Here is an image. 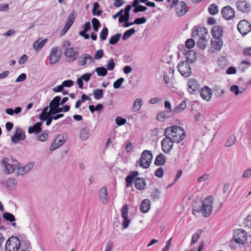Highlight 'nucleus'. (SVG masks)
<instances>
[{
	"mask_svg": "<svg viewBox=\"0 0 251 251\" xmlns=\"http://www.w3.org/2000/svg\"><path fill=\"white\" fill-rule=\"evenodd\" d=\"M244 90L243 89L240 90L239 87L236 85H233L230 87V91L234 93L235 96L243 93Z\"/></svg>",
	"mask_w": 251,
	"mask_h": 251,
	"instance_id": "obj_39",
	"label": "nucleus"
},
{
	"mask_svg": "<svg viewBox=\"0 0 251 251\" xmlns=\"http://www.w3.org/2000/svg\"><path fill=\"white\" fill-rule=\"evenodd\" d=\"M202 230L198 229L192 237V241L191 242V245L194 244L199 239L200 235L201 234Z\"/></svg>",
	"mask_w": 251,
	"mask_h": 251,
	"instance_id": "obj_46",
	"label": "nucleus"
},
{
	"mask_svg": "<svg viewBox=\"0 0 251 251\" xmlns=\"http://www.w3.org/2000/svg\"><path fill=\"white\" fill-rule=\"evenodd\" d=\"M62 51L58 47H54L51 50L49 56L50 63L51 65L54 64L58 62L61 58Z\"/></svg>",
	"mask_w": 251,
	"mask_h": 251,
	"instance_id": "obj_6",
	"label": "nucleus"
},
{
	"mask_svg": "<svg viewBox=\"0 0 251 251\" xmlns=\"http://www.w3.org/2000/svg\"><path fill=\"white\" fill-rule=\"evenodd\" d=\"M174 143H180L185 138L186 132L183 128L178 126L174 125Z\"/></svg>",
	"mask_w": 251,
	"mask_h": 251,
	"instance_id": "obj_4",
	"label": "nucleus"
},
{
	"mask_svg": "<svg viewBox=\"0 0 251 251\" xmlns=\"http://www.w3.org/2000/svg\"><path fill=\"white\" fill-rule=\"evenodd\" d=\"M134 185L135 188L139 190L145 189L146 183L145 179L142 177H137L134 180Z\"/></svg>",
	"mask_w": 251,
	"mask_h": 251,
	"instance_id": "obj_25",
	"label": "nucleus"
},
{
	"mask_svg": "<svg viewBox=\"0 0 251 251\" xmlns=\"http://www.w3.org/2000/svg\"><path fill=\"white\" fill-rule=\"evenodd\" d=\"M90 135V128L87 126H85L80 130L79 137L81 140L85 141L89 138Z\"/></svg>",
	"mask_w": 251,
	"mask_h": 251,
	"instance_id": "obj_28",
	"label": "nucleus"
},
{
	"mask_svg": "<svg viewBox=\"0 0 251 251\" xmlns=\"http://www.w3.org/2000/svg\"><path fill=\"white\" fill-rule=\"evenodd\" d=\"M171 116V113L170 111H163L159 113L157 115V119L160 121H163L165 119L168 118Z\"/></svg>",
	"mask_w": 251,
	"mask_h": 251,
	"instance_id": "obj_33",
	"label": "nucleus"
},
{
	"mask_svg": "<svg viewBox=\"0 0 251 251\" xmlns=\"http://www.w3.org/2000/svg\"><path fill=\"white\" fill-rule=\"evenodd\" d=\"M64 54L70 62L74 61L79 56L78 52L75 51L73 48L67 49L64 51Z\"/></svg>",
	"mask_w": 251,
	"mask_h": 251,
	"instance_id": "obj_11",
	"label": "nucleus"
},
{
	"mask_svg": "<svg viewBox=\"0 0 251 251\" xmlns=\"http://www.w3.org/2000/svg\"><path fill=\"white\" fill-rule=\"evenodd\" d=\"M166 162V157L165 156L162 154L160 153L157 155L156 158L154 161V164L156 166H162Z\"/></svg>",
	"mask_w": 251,
	"mask_h": 251,
	"instance_id": "obj_31",
	"label": "nucleus"
},
{
	"mask_svg": "<svg viewBox=\"0 0 251 251\" xmlns=\"http://www.w3.org/2000/svg\"><path fill=\"white\" fill-rule=\"evenodd\" d=\"M67 139V136L63 134H59L58 135L55 139L54 140V141L55 142V143L58 144V146H61L63 144H64V143L66 142Z\"/></svg>",
	"mask_w": 251,
	"mask_h": 251,
	"instance_id": "obj_34",
	"label": "nucleus"
},
{
	"mask_svg": "<svg viewBox=\"0 0 251 251\" xmlns=\"http://www.w3.org/2000/svg\"><path fill=\"white\" fill-rule=\"evenodd\" d=\"M213 198L211 196H208L202 201V207L199 209H193L192 213L196 214V212H201L202 215L207 217L210 216L213 209Z\"/></svg>",
	"mask_w": 251,
	"mask_h": 251,
	"instance_id": "obj_1",
	"label": "nucleus"
},
{
	"mask_svg": "<svg viewBox=\"0 0 251 251\" xmlns=\"http://www.w3.org/2000/svg\"><path fill=\"white\" fill-rule=\"evenodd\" d=\"M152 159V152L150 151L145 150L142 152L139 160L136 162V166L144 169L148 168L151 164Z\"/></svg>",
	"mask_w": 251,
	"mask_h": 251,
	"instance_id": "obj_2",
	"label": "nucleus"
},
{
	"mask_svg": "<svg viewBox=\"0 0 251 251\" xmlns=\"http://www.w3.org/2000/svg\"><path fill=\"white\" fill-rule=\"evenodd\" d=\"M6 186L11 189H15L17 185V180L14 178H9L6 181Z\"/></svg>",
	"mask_w": 251,
	"mask_h": 251,
	"instance_id": "obj_35",
	"label": "nucleus"
},
{
	"mask_svg": "<svg viewBox=\"0 0 251 251\" xmlns=\"http://www.w3.org/2000/svg\"><path fill=\"white\" fill-rule=\"evenodd\" d=\"M25 137L24 131L20 128L16 130L14 135L12 137L11 140L14 143H17L19 141L24 140Z\"/></svg>",
	"mask_w": 251,
	"mask_h": 251,
	"instance_id": "obj_20",
	"label": "nucleus"
},
{
	"mask_svg": "<svg viewBox=\"0 0 251 251\" xmlns=\"http://www.w3.org/2000/svg\"><path fill=\"white\" fill-rule=\"evenodd\" d=\"M178 72L183 76L187 77L191 74V68L187 62L181 61L177 66Z\"/></svg>",
	"mask_w": 251,
	"mask_h": 251,
	"instance_id": "obj_5",
	"label": "nucleus"
},
{
	"mask_svg": "<svg viewBox=\"0 0 251 251\" xmlns=\"http://www.w3.org/2000/svg\"><path fill=\"white\" fill-rule=\"evenodd\" d=\"M223 28L218 25L213 26L211 30V32L214 38H221L223 36Z\"/></svg>",
	"mask_w": 251,
	"mask_h": 251,
	"instance_id": "obj_24",
	"label": "nucleus"
},
{
	"mask_svg": "<svg viewBox=\"0 0 251 251\" xmlns=\"http://www.w3.org/2000/svg\"><path fill=\"white\" fill-rule=\"evenodd\" d=\"M151 207L150 201L148 199H145L141 201L140 205V209L142 213H147Z\"/></svg>",
	"mask_w": 251,
	"mask_h": 251,
	"instance_id": "obj_26",
	"label": "nucleus"
},
{
	"mask_svg": "<svg viewBox=\"0 0 251 251\" xmlns=\"http://www.w3.org/2000/svg\"><path fill=\"white\" fill-rule=\"evenodd\" d=\"M214 40L211 41L212 47L217 50H220L223 46V40L221 38H214Z\"/></svg>",
	"mask_w": 251,
	"mask_h": 251,
	"instance_id": "obj_30",
	"label": "nucleus"
},
{
	"mask_svg": "<svg viewBox=\"0 0 251 251\" xmlns=\"http://www.w3.org/2000/svg\"><path fill=\"white\" fill-rule=\"evenodd\" d=\"M61 98L59 96L55 97L50 103V106L56 107L59 106L60 104Z\"/></svg>",
	"mask_w": 251,
	"mask_h": 251,
	"instance_id": "obj_45",
	"label": "nucleus"
},
{
	"mask_svg": "<svg viewBox=\"0 0 251 251\" xmlns=\"http://www.w3.org/2000/svg\"><path fill=\"white\" fill-rule=\"evenodd\" d=\"M242 177L243 178H249L251 177V167L243 172Z\"/></svg>",
	"mask_w": 251,
	"mask_h": 251,
	"instance_id": "obj_63",
	"label": "nucleus"
},
{
	"mask_svg": "<svg viewBox=\"0 0 251 251\" xmlns=\"http://www.w3.org/2000/svg\"><path fill=\"white\" fill-rule=\"evenodd\" d=\"M135 33V30L134 28H132L129 29L124 33V35L122 37V39L123 40H126L128 38H129L132 35Z\"/></svg>",
	"mask_w": 251,
	"mask_h": 251,
	"instance_id": "obj_47",
	"label": "nucleus"
},
{
	"mask_svg": "<svg viewBox=\"0 0 251 251\" xmlns=\"http://www.w3.org/2000/svg\"><path fill=\"white\" fill-rule=\"evenodd\" d=\"M94 99L96 100H100L103 98V91L102 89H97L93 91Z\"/></svg>",
	"mask_w": 251,
	"mask_h": 251,
	"instance_id": "obj_40",
	"label": "nucleus"
},
{
	"mask_svg": "<svg viewBox=\"0 0 251 251\" xmlns=\"http://www.w3.org/2000/svg\"><path fill=\"white\" fill-rule=\"evenodd\" d=\"M161 146L165 153L169 152L173 147V139L169 138H164L161 141Z\"/></svg>",
	"mask_w": 251,
	"mask_h": 251,
	"instance_id": "obj_16",
	"label": "nucleus"
},
{
	"mask_svg": "<svg viewBox=\"0 0 251 251\" xmlns=\"http://www.w3.org/2000/svg\"><path fill=\"white\" fill-rule=\"evenodd\" d=\"M115 122L118 126H122L126 123V120L125 118H123L120 116H118L116 118Z\"/></svg>",
	"mask_w": 251,
	"mask_h": 251,
	"instance_id": "obj_58",
	"label": "nucleus"
},
{
	"mask_svg": "<svg viewBox=\"0 0 251 251\" xmlns=\"http://www.w3.org/2000/svg\"><path fill=\"white\" fill-rule=\"evenodd\" d=\"M247 233L242 229L236 230L233 235V239L237 243L243 244L247 240Z\"/></svg>",
	"mask_w": 251,
	"mask_h": 251,
	"instance_id": "obj_7",
	"label": "nucleus"
},
{
	"mask_svg": "<svg viewBox=\"0 0 251 251\" xmlns=\"http://www.w3.org/2000/svg\"><path fill=\"white\" fill-rule=\"evenodd\" d=\"M34 163L30 162L26 164L23 167H20L18 169L19 174L20 175H24L28 172L34 166Z\"/></svg>",
	"mask_w": 251,
	"mask_h": 251,
	"instance_id": "obj_27",
	"label": "nucleus"
},
{
	"mask_svg": "<svg viewBox=\"0 0 251 251\" xmlns=\"http://www.w3.org/2000/svg\"><path fill=\"white\" fill-rule=\"evenodd\" d=\"M236 142V137L234 135L232 134L230 135L225 143V146L229 147L233 146Z\"/></svg>",
	"mask_w": 251,
	"mask_h": 251,
	"instance_id": "obj_41",
	"label": "nucleus"
},
{
	"mask_svg": "<svg viewBox=\"0 0 251 251\" xmlns=\"http://www.w3.org/2000/svg\"><path fill=\"white\" fill-rule=\"evenodd\" d=\"M93 27L95 31H98L100 24L99 21L96 18H93L92 20Z\"/></svg>",
	"mask_w": 251,
	"mask_h": 251,
	"instance_id": "obj_51",
	"label": "nucleus"
},
{
	"mask_svg": "<svg viewBox=\"0 0 251 251\" xmlns=\"http://www.w3.org/2000/svg\"><path fill=\"white\" fill-rule=\"evenodd\" d=\"M207 34V30L206 28L203 26H195L193 27L192 36L194 38L198 37L199 38L205 37Z\"/></svg>",
	"mask_w": 251,
	"mask_h": 251,
	"instance_id": "obj_9",
	"label": "nucleus"
},
{
	"mask_svg": "<svg viewBox=\"0 0 251 251\" xmlns=\"http://www.w3.org/2000/svg\"><path fill=\"white\" fill-rule=\"evenodd\" d=\"M48 138V135L47 133H46L45 132L40 134L37 137V139L38 141H40L41 142H44V141H46Z\"/></svg>",
	"mask_w": 251,
	"mask_h": 251,
	"instance_id": "obj_59",
	"label": "nucleus"
},
{
	"mask_svg": "<svg viewBox=\"0 0 251 251\" xmlns=\"http://www.w3.org/2000/svg\"><path fill=\"white\" fill-rule=\"evenodd\" d=\"M47 40H41L38 39L33 43V48L35 50H38L41 49L47 42Z\"/></svg>",
	"mask_w": 251,
	"mask_h": 251,
	"instance_id": "obj_37",
	"label": "nucleus"
},
{
	"mask_svg": "<svg viewBox=\"0 0 251 251\" xmlns=\"http://www.w3.org/2000/svg\"><path fill=\"white\" fill-rule=\"evenodd\" d=\"M186 107V102L185 100H183L174 109V113H178L183 110Z\"/></svg>",
	"mask_w": 251,
	"mask_h": 251,
	"instance_id": "obj_43",
	"label": "nucleus"
},
{
	"mask_svg": "<svg viewBox=\"0 0 251 251\" xmlns=\"http://www.w3.org/2000/svg\"><path fill=\"white\" fill-rule=\"evenodd\" d=\"M8 158H5L2 160L1 162L2 167L4 168V172L7 174L12 173L16 169V166L14 165L10 164Z\"/></svg>",
	"mask_w": 251,
	"mask_h": 251,
	"instance_id": "obj_14",
	"label": "nucleus"
},
{
	"mask_svg": "<svg viewBox=\"0 0 251 251\" xmlns=\"http://www.w3.org/2000/svg\"><path fill=\"white\" fill-rule=\"evenodd\" d=\"M237 26L238 30L243 35H246L251 30V25L250 23L246 20L240 21Z\"/></svg>",
	"mask_w": 251,
	"mask_h": 251,
	"instance_id": "obj_8",
	"label": "nucleus"
},
{
	"mask_svg": "<svg viewBox=\"0 0 251 251\" xmlns=\"http://www.w3.org/2000/svg\"><path fill=\"white\" fill-rule=\"evenodd\" d=\"M42 123L38 122L36 123L33 126H29L28 129V131L29 133H33L34 132H39L41 130Z\"/></svg>",
	"mask_w": 251,
	"mask_h": 251,
	"instance_id": "obj_32",
	"label": "nucleus"
},
{
	"mask_svg": "<svg viewBox=\"0 0 251 251\" xmlns=\"http://www.w3.org/2000/svg\"><path fill=\"white\" fill-rule=\"evenodd\" d=\"M115 66V63L113 58H111L106 65L107 70L112 71L114 70Z\"/></svg>",
	"mask_w": 251,
	"mask_h": 251,
	"instance_id": "obj_56",
	"label": "nucleus"
},
{
	"mask_svg": "<svg viewBox=\"0 0 251 251\" xmlns=\"http://www.w3.org/2000/svg\"><path fill=\"white\" fill-rule=\"evenodd\" d=\"M182 52L186 55V61H185V62H187L189 63V62L193 63L196 61L197 53L194 50H189L187 51L184 50Z\"/></svg>",
	"mask_w": 251,
	"mask_h": 251,
	"instance_id": "obj_22",
	"label": "nucleus"
},
{
	"mask_svg": "<svg viewBox=\"0 0 251 251\" xmlns=\"http://www.w3.org/2000/svg\"><path fill=\"white\" fill-rule=\"evenodd\" d=\"M128 206L127 204L124 205L121 210L122 217L124 219L122 224L123 229H126L128 227L130 223V219L128 218Z\"/></svg>",
	"mask_w": 251,
	"mask_h": 251,
	"instance_id": "obj_10",
	"label": "nucleus"
},
{
	"mask_svg": "<svg viewBox=\"0 0 251 251\" xmlns=\"http://www.w3.org/2000/svg\"><path fill=\"white\" fill-rule=\"evenodd\" d=\"M147 9V7L143 5H138L135 7L133 9V12L135 13H137L139 12L145 11Z\"/></svg>",
	"mask_w": 251,
	"mask_h": 251,
	"instance_id": "obj_61",
	"label": "nucleus"
},
{
	"mask_svg": "<svg viewBox=\"0 0 251 251\" xmlns=\"http://www.w3.org/2000/svg\"><path fill=\"white\" fill-rule=\"evenodd\" d=\"M100 6V5L99 3L97 2H96L94 3L92 9L93 15L100 16L102 14V11L101 10L99 9Z\"/></svg>",
	"mask_w": 251,
	"mask_h": 251,
	"instance_id": "obj_38",
	"label": "nucleus"
},
{
	"mask_svg": "<svg viewBox=\"0 0 251 251\" xmlns=\"http://www.w3.org/2000/svg\"><path fill=\"white\" fill-rule=\"evenodd\" d=\"M208 12L210 15H214L218 12V7L216 4L213 3L209 5Z\"/></svg>",
	"mask_w": 251,
	"mask_h": 251,
	"instance_id": "obj_48",
	"label": "nucleus"
},
{
	"mask_svg": "<svg viewBox=\"0 0 251 251\" xmlns=\"http://www.w3.org/2000/svg\"><path fill=\"white\" fill-rule=\"evenodd\" d=\"M188 8L186 3L181 1L176 5V15L181 17L183 16L188 11Z\"/></svg>",
	"mask_w": 251,
	"mask_h": 251,
	"instance_id": "obj_12",
	"label": "nucleus"
},
{
	"mask_svg": "<svg viewBox=\"0 0 251 251\" xmlns=\"http://www.w3.org/2000/svg\"><path fill=\"white\" fill-rule=\"evenodd\" d=\"M221 14L224 18L229 20L234 17L235 12L230 6H226L222 8Z\"/></svg>",
	"mask_w": 251,
	"mask_h": 251,
	"instance_id": "obj_15",
	"label": "nucleus"
},
{
	"mask_svg": "<svg viewBox=\"0 0 251 251\" xmlns=\"http://www.w3.org/2000/svg\"><path fill=\"white\" fill-rule=\"evenodd\" d=\"M199 93L200 94L201 98L207 101H209L212 96L211 89L208 86H205L202 88Z\"/></svg>",
	"mask_w": 251,
	"mask_h": 251,
	"instance_id": "obj_19",
	"label": "nucleus"
},
{
	"mask_svg": "<svg viewBox=\"0 0 251 251\" xmlns=\"http://www.w3.org/2000/svg\"><path fill=\"white\" fill-rule=\"evenodd\" d=\"M121 36V33H117L114 36H112L109 39V43L111 45L116 44L119 41Z\"/></svg>",
	"mask_w": 251,
	"mask_h": 251,
	"instance_id": "obj_42",
	"label": "nucleus"
},
{
	"mask_svg": "<svg viewBox=\"0 0 251 251\" xmlns=\"http://www.w3.org/2000/svg\"><path fill=\"white\" fill-rule=\"evenodd\" d=\"M93 62H94V60L92 56L89 54L85 53L83 54L82 59L78 61V64L80 66H83Z\"/></svg>",
	"mask_w": 251,
	"mask_h": 251,
	"instance_id": "obj_23",
	"label": "nucleus"
},
{
	"mask_svg": "<svg viewBox=\"0 0 251 251\" xmlns=\"http://www.w3.org/2000/svg\"><path fill=\"white\" fill-rule=\"evenodd\" d=\"M75 20V17L74 15V14L73 13H71L69 15L67 20L66 21V24L62 29V30L61 31V35L65 34L69 30V29L70 28L71 25H73L74 21Z\"/></svg>",
	"mask_w": 251,
	"mask_h": 251,
	"instance_id": "obj_18",
	"label": "nucleus"
},
{
	"mask_svg": "<svg viewBox=\"0 0 251 251\" xmlns=\"http://www.w3.org/2000/svg\"><path fill=\"white\" fill-rule=\"evenodd\" d=\"M3 218L10 222H14L15 220L14 216L10 213H5L3 215Z\"/></svg>",
	"mask_w": 251,
	"mask_h": 251,
	"instance_id": "obj_55",
	"label": "nucleus"
},
{
	"mask_svg": "<svg viewBox=\"0 0 251 251\" xmlns=\"http://www.w3.org/2000/svg\"><path fill=\"white\" fill-rule=\"evenodd\" d=\"M161 192L158 189H154L151 194V198L153 200H158L160 198Z\"/></svg>",
	"mask_w": 251,
	"mask_h": 251,
	"instance_id": "obj_49",
	"label": "nucleus"
},
{
	"mask_svg": "<svg viewBox=\"0 0 251 251\" xmlns=\"http://www.w3.org/2000/svg\"><path fill=\"white\" fill-rule=\"evenodd\" d=\"M142 105V100L141 98H137L134 101L131 107V110L133 112L138 111Z\"/></svg>",
	"mask_w": 251,
	"mask_h": 251,
	"instance_id": "obj_29",
	"label": "nucleus"
},
{
	"mask_svg": "<svg viewBox=\"0 0 251 251\" xmlns=\"http://www.w3.org/2000/svg\"><path fill=\"white\" fill-rule=\"evenodd\" d=\"M237 8L243 13H248L251 11L250 4L246 0H239L236 2Z\"/></svg>",
	"mask_w": 251,
	"mask_h": 251,
	"instance_id": "obj_17",
	"label": "nucleus"
},
{
	"mask_svg": "<svg viewBox=\"0 0 251 251\" xmlns=\"http://www.w3.org/2000/svg\"><path fill=\"white\" fill-rule=\"evenodd\" d=\"M99 197L100 201L104 204L106 203L108 201L107 190L105 186H103L99 191Z\"/></svg>",
	"mask_w": 251,
	"mask_h": 251,
	"instance_id": "obj_21",
	"label": "nucleus"
},
{
	"mask_svg": "<svg viewBox=\"0 0 251 251\" xmlns=\"http://www.w3.org/2000/svg\"><path fill=\"white\" fill-rule=\"evenodd\" d=\"M21 242L16 236H11L7 240L5 245V251H17L21 249Z\"/></svg>",
	"mask_w": 251,
	"mask_h": 251,
	"instance_id": "obj_3",
	"label": "nucleus"
},
{
	"mask_svg": "<svg viewBox=\"0 0 251 251\" xmlns=\"http://www.w3.org/2000/svg\"><path fill=\"white\" fill-rule=\"evenodd\" d=\"M173 126H170L166 128L164 131V135L166 138H172L173 137Z\"/></svg>",
	"mask_w": 251,
	"mask_h": 251,
	"instance_id": "obj_52",
	"label": "nucleus"
},
{
	"mask_svg": "<svg viewBox=\"0 0 251 251\" xmlns=\"http://www.w3.org/2000/svg\"><path fill=\"white\" fill-rule=\"evenodd\" d=\"M188 90L190 94H197L200 90V85L196 82V80L194 78H191L188 81Z\"/></svg>",
	"mask_w": 251,
	"mask_h": 251,
	"instance_id": "obj_13",
	"label": "nucleus"
},
{
	"mask_svg": "<svg viewBox=\"0 0 251 251\" xmlns=\"http://www.w3.org/2000/svg\"><path fill=\"white\" fill-rule=\"evenodd\" d=\"M113 248V242L112 241H108L105 245L104 251H112Z\"/></svg>",
	"mask_w": 251,
	"mask_h": 251,
	"instance_id": "obj_62",
	"label": "nucleus"
},
{
	"mask_svg": "<svg viewBox=\"0 0 251 251\" xmlns=\"http://www.w3.org/2000/svg\"><path fill=\"white\" fill-rule=\"evenodd\" d=\"M195 41L194 39L190 38L187 39L185 42V46L188 49H192L195 45Z\"/></svg>",
	"mask_w": 251,
	"mask_h": 251,
	"instance_id": "obj_53",
	"label": "nucleus"
},
{
	"mask_svg": "<svg viewBox=\"0 0 251 251\" xmlns=\"http://www.w3.org/2000/svg\"><path fill=\"white\" fill-rule=\"evenodd\" d=\"M208 39L206 37L200 38L197 41V46L201 50H204L206 47Z\"/></svg>",
	"mask_w": 251,
	"mask_h": 251,
	"instance_id": "obj_36",
	"label": "nucleus"
},
{
	"mask_svg": "<svg viewBox=\"0 0 251 251\" xmlns=\"http://www.w3.org/2000/svg\"><path fill=\"white\" fill-rule=\"evenodd\" d=\"M108 34V29L106 27H104L101 31L100 37L102 41L105 40Z\"/></svg>",
	"mask_w": 251,
	"mask_h": 251,
	"instance_id": "obj_50",
	"label": "nucleus"
},
{
	"mask_svg": "<svg viewBox=\"0 0 251 251\" xmlns=\"http://www.w3.org/2000/svg\"><path fill=\"white\" fill-rule=\"evenodd\" d=\"M125 79L123 77H121L116 80L113 83V87L115 89H118L121 87L122 83L124 82Z\"/></svg>",
	"mask_w": 251,
	"mask_h": 251,
	"instance_id": "obj_54",
	"label": "nucleus"
},
{
	"mask_svg": "<svg viewBox=\"0 0 251 251\" xmlns=\"http://www.w3.org/2000/svg\"><path fill=\"white\" fill-rule=\"evenodd\" d=\"M214 91L216 92L215 95L218 97H221L225 93V91L224 89H220V88L218 86L215 87Z\"/></svg>",
	"mask_w": 251,
	"mask_h": 251,
	"instance_id": "obj_57",
	"label": "nucleus"
},
{
	"mask_svg": "<svg viewBox=\"0 0 251 251\" xmlns=\"http://www.w3.org/2000/svg\"><path fill=\"white\" fill-rule=\"evenodd\" d=\"M103 56V51L102 49H100L96 51L95 55L94 58L96 60L100 59Z\"/></svg>",
	"mask_w": 251,
	"mask_h": 251,
	"instance_id": "obj_60",
	"label": "nucleus"
},
{
	"mask_svg": "<svg viewBox=\"0 0 251 251\" xmlns=\"http://www.w3.org/2000/svg\"><path fill=\"white\" fill-rule=\"evenodd\" d=\"M245 224L249 228H251V212L246 217Z\"/></svg>",
	"mask_w": 251,
	"mask_h": 251,
	"instance_id": "obj_64",
	"label": "nucleus"
},
{
	"mask_svg": "<svg viewBox=\"0 0 251 251\" xmlns=\"http://www.w3.org/2000/svg\"><path fill=\"white\" fill-rule=\"evenodd\" d=\"M95 71L99 76H104L107 74V69L102 67L96 68Z\"/></svg>",
	"mask_w": 251,
	"mask_h": 251,
	"instance_id": "obj_44",
	"label": "nucleus"
}]
</instances>
